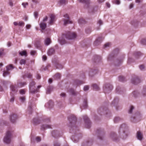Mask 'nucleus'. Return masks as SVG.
<instances>
[{
  "instance_id": "f257e3e1",
  "label": "nucleus",
  "mask_w": 146,
  "mask_h": 146,
  "mask_svg": "<svg viewBox=\"0 0 146 146\" xmlns=\"http://www.w3.org/2000/svg\"><path fill=\"white\" fill-rule=\"evenodd\" d=\"M70 133L73 134L72 137V140L75 143L78 142L80 139L82 137V135L78 132V127L74 129L73 127L72 129H70Z\"/></svg>"
},
{
  "instance_id": "f03ea898",
  "label": "nucleus",
  "mask_w": 146,
  "mask_h": 146,
  "mask_svg": "<svg viewBox=\"0 0 146 146\" xmlns=\"http://www.w3.org/2000/svg\"><path fill=\"white\" fill-rule=\"evenodd\" d=\"M68 120L70 123L69 126L71 127L70 129H72L73 127H74V129L77 128L75 126L77 118L74 115L71 114L68 117Z\"/></svg>"
},
{
  "instance_id": "7ed1b4c3",
  "label": "nucleus",
  "mask_w": 146,
  "mask_h": 146,
  "mask_svg": "<svg viewBox=\"0 0 146 146\" xmlns=\"http://www.w3.org/2000/svg\"><path fill=\"white\" fill-rule=\"evenodd\" d=\"M27 83L25 82H18L17 84L11 85L10 88L13 93H16L18 92V88L23 87Z\"/></svg>"
},
{
  "instance_id": "20e7f679",
  "label": "nucleus",
  "mask_w": 146,
  "mask_h": 146,
  "mask_svg": "<svg viewBox=\"0 0 146 146\" xmlns=\"http://www.w3.org/2000/svg\"><path fill=\"white\" fill-rule=\"evenodd\" d=\"M128 126L127 125L123 123L122 124L120 127V130L123 131V134L122 135V137H121L123 139H125L128 135Z\"/></svg>"
},
{
  "instance_id": "39448f33",
  "label": "nucleus",
  "mask_w": 146,
  "mask_h": 146,
  "mask_svg": "<svg viewBox=\"0 0 146 146\" xmlns=\"http://www.w3.org/2000/svg\"><path fill=\"white\" fill-rule=\"evenodd\" d=\"M12 136L11 132L9 131H7L6 135L3 139L4 142L7 144L11 142Z\"/></svg>"
},
{
  "instance_id": "423d86ee",
  "label": "nucleus",
  "mask_w": 146,
  "mask_h": 146,
  "mask_svg": "<svg viewBox=\"0 0 146 146\" xmlns=\"http://www.w3.org/2000/svg\"><path fill=\"white\" fill-rule=\"evenodd\" d=\"M63 36L68 40H74L76 37V34L74 32H68L64 34Z\"/></svg>"
},
{
  "instance_id": "0eeeda50",
  "label": "nucleus",
  "mask_w": 146,
  "mask_h": 146,
  "mask_svg": "<svg viewBox=\"0 0 146 146\" xmlns=\"http://www.w3.org/2000/svg\"><path fill=\"white\" fill-rule=\"evenodd\" d=\"M113 87L112 85L106 83L103 86V90L105 93H109L113 89Z\"/></svg>"
},
{
  "instance_id": "6e6552de",
  "label": "nucleus",
  "mask_w": 146,
  "mask_h": 146,
  "mask_svg": "<svg viewBox=\"0 0 146 146\" xmlns=\"http://www.w3.org/2000/svg\"><path fill=\"white\" fill-rule=\"evenodd\" d=\"M35 81H32L30 82L29 84V88L30 92L32 94H34L35 92H38V89H35Z\"/></svg>"
},
{
  "instance_id": "1a4fd4ad",
  "label": "nucleus",
  "mask_w": 146,
  "mask_h": 146,
  "mask_svg": "<svg viewBox=\"0 0 146 146\" xmlns=\"http://www.w3.org/2000/svg\"><path fill=\"white\" fill-rule=\"evenodd\" d=\"M97 134L98 137L100 140H103L104 138L105 133L103 129L101 128L97 129Z\"/></svg>"
},
{
  "instance_id": "9d476101",
  "label": "nucleus",
  "mask_w": 146,
  "mask_h": 146,
  "mask_svg": "<svg viewBox=\"0 0 146 146\" xmlns=\"http://www.w3.org/2000/svg\"><path fill=\"white\" fill-rule=\"evenodd\" d=\"M131 81L132 84L136 85L141 82V80L138 76H132Z\"/></svg>"
},
{
  "instance_id": "9b49d317",
  "label": "nucleus",
  "mask_w": 146,
  "mask_h": 146,
  "mask_svg": "<svg viewBox=\"0 0 146 146\" xmlns=\"http://www.w3.org/2000/svg\"><path fill=\"white\" fill-rule=\"evenodd\" d=\"M64 18L62 19V20L64 22V25H66L67 24L72 23V21L70 19V18L67 14L64 15Z\"/></svg>"
},
{
  "instance_id": "f8f14e48",
  "label": "nucleus",
  "mask_w": 146,
  "mask_h": 146,
  "mask_svg": "<svg viewBox=\"0 0 146 146\" xmlns=\"http://www.w3.org/2000/svg\"><path fill=\"white\" fill-rule=\"evenodd\" d=\"M83 119L86 127L88 128H90L91 127V123L88 117L86 115L84 116L83 117Z\"/></svg>"
},
{
  "instance_id": "ddd939ff",
  "label": "nucleus",
  "mask_w": 146,
  "mask_h": 146,
  "mask_svg": "<svg viewBox=\"0 0 146 146\" xmlns=\"http://www.w3.org/2000/svg\"><path fill=\"white\" fill-rule=\"evenodd\" d=\"M51 134L53 137L58 138L62 136V133L57 130H54L52 132Z\"/></svg>"
},
{
  "instance_id": "4468645a",
  "label": "nucleus",
  "mask_w": 146,
  "mask_h": 146,
  "mask_svg": "<svg viewBox=\"0 0 146 146\" xmlns=\"http://www.w3.org/2000/svg\"><path fill=\"white\" fill-rule=\"evenodd\" d=\"M109 111L106 109H104L103 108H99L98 110V113L101 115L106 114L108 113Z\"/></svg>"
},
{
  "instance_id": "2eb2a0df",
  "label": "nucleus",
  "mask_w": 146,
  "mask_h": 146,
  "mask_svg": "<svg viewBox=\"0 0 146 146\" xmlns=\"http://www.w3.org/2000/svg\"><path fill=\"white\" fill-rule=\"evenodd\" d=\"M110 137L113 141L118 142L119 140V138L117 137L116 134L114 132H111L110 135Z\"/></svg>"
},
{
  "instance_id": "dca6fc26",
  "label": "nucleus",
  "mask_w": 146,
  "mask_h": 146,
  "mask_svg": "<svg viewBox=\"0 0 146 146\" xmlns=\"http://www.w3.org/2000/svg\"><path fill=\"white\" fill-rule=\"evenodd\" d=\"M7 70V71H4L3 73V75L4 77L6 76L7 75H9V72L8 71L10 70L13 69V67L12 64H10L9 66H7L6 67Z\"/></svg>"
},
{
  "instance_id": "f3484780",
  "label": "nucleus",
  "mask_w": 146,
  "mask_h": 146,
  "mask_svg": "<svg viewBox=\"0 0 146 146\" xmlns=\"http://www.w3.org/2000/svg\"><path fill=\"white\" fill-rule=\"evenodd\" d=\"M124 57H120L117 58L115 62V66L120 65L123 62Z\"/></svg>"
},
{
  "instance_id": "a211bd4d",
  "label": "nucleus",
  "mask_w": 146,
  "mask_h": 146,
  "mask_svg": "<svg viewBox=\"0 0 146 146\" xmlns=\"http://www.w3.org/2000/svg\"><path fill=\"white\" fill-rule=\"evenodd\" d=\"M135 115H136L135 116L132 117L131 118V121L134 123L136 122V119H137L141 117V115L139 112H138L136 113Z\"/></svg>"
},
{
  "instance_id": "6ab92c4d",
  "label": "nucleus",
  "mask_w": 146,
  "mask_h": 146,
  "mask_svg": "<svg viewBox=\"0 0 146 146\" xmlns=\"http://www.w3.org/2000/svg\"><path fill=\"white\" fill-rule=\"evenodd\" d=\"M18 119V116L17 114H12L10 117V119L11 122L15 123Z\"/></svg>"
},
{
  "instance_id": "aec40b11",
  "label": "nucleus",
  "mask_w": 146,
  "mask_h": 146,
  "mask_svg": "<svg viewBox=\"0 0 146 146\" xmlns=\"http://www.w3.org/2000/svg\"><path fill=\"white\" fill-rule=\"evenodd\" d=\"M103 40L102 38L101 37H98L94 41V45L95 46H97L101 43Z\"/></svg>"
},
{
  "instance_id": "412c9836",
  "label": "nucleus",
  "mask_w": 146,
  "mask_h": 146,
  "mask_svg": "<svg viewBox=\"0 0 146 146\" xmlns=\"http://www.w3.org/2000/svg\"><path fill=\"white\" fill-rule=\"evenodd\" d=\"M98 72L97 70L95 69H91L89 72V76L92 77Z\"/></svg>"
},
{
  "instance_id": "4be33fe9",
  "label": "nucleus",
  "mask_w": 146,
  "mask_h": 146,
  "mask_svg": "<svg viewBox=\"0 0 146 146\" xmlns=\"http://www.w3.org/2000/svg\"><path fill=\"white\" fill-rule=\"evenodd\" d=\"M35 46L37 49L41 50L42 48V44L40 41H36L35 43Z\"/></svg>"
},
{
  "instance_id": "5701e85b",
  "label": "nucleus",
  "mask_w": 146,
  "mask_h": 146,
  "mask_svg": "<svg viewBox=\"0 0 146 146\" xmlns=\"http://www.w3.org/2000/svg\"><path fill=\"white\" fill-rule=\"evenodd\" d=\"M53 106V103L51 100H50L47 104H46L45 106L46 107L51 109L52 108Z\"/></svg>"
},
{
  "instance_id": "b1692460",
  "label": "nucleus",
  "mask_w": 146,
  "mask_h": 146,
  "mask_svg": "<svg viewBox=\"0 0 146 146\" xmlns=\"http://www.w3.org/2000/svg\"><path fill=\"white\" fill-rule=\"evenodd\" d=\"M50 20L49 23L51 25L55 21V16L54 15L52 14L50 16Z\"/></svg>"
},
{
  "instance_id": "393cba45",
  "label": "nucleus",
  "mask_w": 146,
  "mask_h": 146,
  "mask_svg": "<svg viewBox=\"0 0 146 146\" xmlns=\"http://www.w3.org/2000/svg\"><path fill=\"white\" fill-rule=\"evenodd\" d=\"M92 141L90 140L82 143V146H90L92 145Z\"/></svg>"
},
{
  "instance_id": "a878e982",
  "label": "nucleus",
  "mask_w": 146,
  "mask_h": 146,
  "mask_svg": "<svg viewBox=\"0 0 146 146\" xmlns=\"http://www.w3.org/2000/svg\"><path fill=\"white\" fill-rule=\"evenodd\" d=\"M51 128L50 125L47 124H43L41 126V129L42 130H44L46 129Z\"/></svg>"
},
{
  "instance_id": "bb28decb",
  "label": "nucleus",
  "mask_w": 146,
  "mask_h": 146,
  "mask_svg": "<svg viewBox=\"0 0 146 146\" xmlns=\"http://www.w3.org/2000/svg\"><path fill=\"white\" fill-rule=\"evenodd\" d=\"M84 83V82L82 81L76 80L74 81V84L78 86Z\"/></svg>"
},
{
  "instance_id": "cd10ccee",
  "label": "nucleus",
  "mask_w": 146,
  "mask_h": 146,
  "mask_svg": "<svg viewBox=\"0 0 146 146\" xmlns=\"http://www.w3.org/2000/svg\"><path fill=\"white\" fill-rule=\"evenodd\" d=\"M54 66L56 67V69H62L63 67V66L60 64L58 62H56Z\"/></svg>"
},
{
  "instance_id": "c85d7f7f",
  "label": "nucleus",
  "mask_w": 146,
  "mask_h": 146,
  "mask_svg": "<svg viewBox=\"0 0 146 146\" xmlns=\"http://www.w3.org/2000/svg\"><path fill=\"white\" fill-rule=\"evenodd\" d=\"M55 52L54 50L52 48H50L47 52V54L49 56H51L54 54Z\"/></svg>"
},
{
  "instance_id": "c756f323",
  "label": "nucleus",
  "mask_w": 146,
  "mask_h": 146,
  "mask_svg": "<svg viewBox=\"0 0 146 146\" xmlns=\"http://www.w3.org/2000/svg\"><path fill=\"white\" fill-rule=\"evenodd\" d=\"M88 106L87 100H84L82 106L80 107L82 109L83 108L84 109H86L87 108Z\"/></svg>"
},
{
  "instance_id": "7c9ffc66",
  "label": "nucleus",
  "mask_w": 146,
  "mask_h": 146,
  "mask_svg": "<svg viewBox=\"0 0 146 146\" xmlns=\"http://www.w3.org/2000/svg\"><path fill=\"white\" fill-rule=\"evenodd\" d=\"M137 137L138 139L140 140H141L143 139V136L140 132L137 131Z\"/></svg>"
},
{
  "instance_id": "2f4dec72",
  "label": "nucleus",
  "mask_w": 146,
  "mask_h": 146,
  "mask_svg": "<svg viewBox=\"0 0 146 146\" xmlns=\"http://www.w3.org/2000/svg\"><path fill=\"white\" fill-rule=\"evenodd\" d=\"M93 89L95 91H98L100 90V88L98 85L96 84H93L92 85Z\"/></svg>"
},
{
  "instance_id": "473e14b6",
  "label": "nucleus",
  "mask_w": 146,
  "mask_h": 146,
  "mask_svg": "<svg viewBox=\"0 0 146 146\" xmlns=\"http://www.w3.org/2000/svg\"><path fill=\"white\" fill-rule=\"evenodd\" d=\"M140 95L141 96H146V86H144L142 90Z\"/></svg>"
},
{
  "instance_id": "72a5a7b5",
  "label": "nucleus",
  "mask_w": 146,
  "mask_h": 146,
  "mask_svg": "<svg viewBox=\"0 0 146 146\" xmlns=\"http://www.w3.org/2000/svg\"><path fill=\"white\" fill-rule=\"evenodd\" d=\"M51 42L50 39L49 38H46L44 40V44L45 45L48 46L50 44Z\"/></svg>"
},
{
  "instance_id": "f704fd0d",
  "label": "nucleus",
  "mask_w": 146,
  "mask_h": 146,
  "mask_svg": "<svg viewBox=\"0 0 146 146\" xmlns=\"http://www.w3.org/2000/svg\"><path fill=\"white\" fill-rule=\"evenodd\" d=\"M40 28L42 30H44L46 27V24L43 22L40 23Z\"/></svg>"
},
{
  "instance_id": "c9c22d12",
  "label": "nucleus",
  "mask_w": 146,
  "mask_h": 146,
  "mask_svg": "<svg viewBox=\"0 0 146 146\" xmlns=\"http://www.w3.org/2000/svg\"><path fill=\"white\" fill-rule=\"evenodd\" d=\"M101 59V57L98 55H95L94 56V62H98Z\"/></svg>"
},
{
  "instance_id": "e433bc0d",
  "label": "nucleus",
  "mask_w": 146,
  "mask_h": 146,
  "mask_svg": "<svg viewBox=\"0 0 146 146\" xmlns=\"http://www.w3.org/2000/svg\"><path fill=\"white\" fill-rule=\"evenodd\" d=\"M67 2V0H60L58 3L60 5H65Z\"/></svg>"
},
{
  "instance_id": "4c0bfd02",
  "label": "nucleus",
  "mask_w": 146,
  "mask_h": 146,
  "mask_svg": "<svg viewBox=\"0 0 146 146\" xmlns=\"http://www.w3.org/2000/svg\"><path fill=\"white\" fill-rule=\"evenodd\" d=\"M119 98L118 97H115L112 102L111 104L112 105L115 106L116 104H117L119 102Z\"/></svg>"
},
{
  "instance_id": "58836bf2",
  "label": "nucleus",
  "mask_w": 146,
  "mask_h": 146,
  "mask_svg": "<svg viewBox=\"0 0 146 146\" xmlns=\"http://www.w3.org/2000/svg\"><path fill=\"white\" fill-rule=\"evenodd\" d=\"M53 89V87L52 86H49L47 88L46 90V94H49L52 91Z\"/></svg>"
},
{
  "instance_id": "ea45409f",
  "label": "nucleus",
  "mask_w": 146,
  "mask_h": 146,
  "mask_svg": "<svg viewBox=\"0 0 146 146\" xmlns=\"http://www.w3.org/2000/svg\"><path fill=\"white\" fill-rule=\"evenodd\" d=\"M141 53L140 52H137L134 54V55L136 58H138L141 55Z\"/></svg>"
},
{
  "instance_id": "a19ab883",
  "label": "nucleus",
  "mask_w": 146,
  "mask_h": 146,
  "mask_svg": "<svg viewBox=\"0 0 146 146\" xmlns=\"http://www.w3.org/2000/svg\"><path fill=\"white\" fill-rule=\"evenodd\" d=\"M88 11L90 13H93L94 12V8L92 6H89L88 7Z\"/></svg>"
},
{
  "instance_id": "79ce46f5",
  "label": "nucleus",
  "mask_w": 146,
  "mask_h": 146,
  "mask_svg": "<svg viewBox=\"0 0 146 146\" xmlns=\"http://www.w3.org/2000/svg\"><path fill=\"white\" fill-rule=\"evenodd\" d=\"M33 121L35 124H38L40 123V120L37 118H34L33 119Z\"/></svg>"
},
{
  "instance_id": "37998d69",
  "label": "nucleus",
  "mask_w": 146,
  "mask_h": 146,
  "mask_svg": "<svg viewBox=\"0 0 146 146\" xmlns=\"http://www.w3.org/2000/svg\"><path fill=\"white\" fill-rule=\"evenodd\" d=\"M68 92L72 95H76V93L75 90L72 88H70L69 89Z\"/></svg>"
},
{
  "instance_id": "c03bdc74",
  "label": "nucleus",
  "mask_w": 146,
  "mask_h": 146,
  "mask_svg": "<svg viewBox=\"0 0 146 146\" xmlns=\"http://www.w3.org/2000/svg\"><path fill=\"white\" fill-rule=\"evenodd\" d=\"M121 120V119L119 117H115L113 120L115 123H117Z\"/></svg>"
},
{
  "instance_id": "a18cd8bd",
  "label": "nucleus",
  "mask_w": 146,
  "mask_h": 146,
  "mask_svg": "<svg viewBox=\"0 0 146 146\" xmlns=\"http://www.w3.org/2000/svg\"><path fill=\"white\" fill-rule=\"evenodd\" d=\"M54 78L56 79H60V75L59 73L56 74L54 76Z\"/></svg>"
},
{
  "instance_id": "49530a36",
  "label": "nucleus",
  "mask_w": 146,
  "mask_h": 146,
  "mask_svg": "<svg viewBox=\"0 0 146 146\" xmlns=\"http://www.w3.org/2000/svg\"><path fill=\"white\" fill-rule=\"evenodd\" d=\"M78 23L80 24H84L86 23V21L83 18H80L78 20Z\"/></svg>"
},
{
  "instance_id": "de8ad7c7",
  "label": "nucleus",
  "mask_w": 146,
  "mask_h": 146,
  "mask_svg": "<svg viewBox=\"0 0 146 146\" xmlns=\"http://www.w3.org/2000/svg\"><path fill=\"white\" fill-rule=\"evenodd\" d=\"M119 81L122 82H123L126 81L125 78L123 76H119Z\"/></svg>"
},
{
  "instance_id": "09e8293b",
  "label": "nucleus",
  "mask_w": 146,
  "mask_h": 146,
  "mask_svg": "<svg viewBox=\"0 0 146 146\" xmlns=\"http://www.w3.org/2000/svg\"><path fill=\"white\" fill-rule=\"evenodd\" d=\"M79 1L82 3L88 4L89 3L90 0H78Z\"/></svg>"
},
{
  "instance_id": "8fccbe9b",
  "label": "nucleus",
  "mask_w": 146,
  "mask_h": 146,
  "mask_svg": "<svg viewBox=\"0 0 146 146\" xmlns=\"http://www.w3.org/2000/svg\"><path fill=\"white\" fill-rule=\"evenodd\" d=\"M131 24L134 27H136L137 25L138 22L137 21H133L131 22Z\"/></svg>"
},
{
  "instance_id": "3c124183",
  "label": "nucleus",
  "mask_w": 146,
  "mask_h": 146,
  "mask_svg": "<svg viewBox=\"0 0 146 146\" xmlns=\"http://www.w3.org/2000/svg\"><path fill=\"white\" fill-rule=\"evenodd\" d=\"M15 93H13L12 92H11L10 93L11 95L12 96V98H11V99L10 100V102H13L14 101V97H13V95H14V94H15Z\"/></svg>"
},
{
  "instance_id": "603ef678",
  "label": "nucleus",
  "mask_w": 146,
  "mask_h": 146,
  "mask_svg": "<svg viewBox=\"0 0 146 146\" xmlns=\"http://www.w3.org/2000/svg\"><path fill=\"white\" fill-rule=\"evenodd\" d=\"M19 54L20 55H21L22 56H26L27 54V52L25 50H24L21 52H19Z\"/></svg>"
},
{
  "instance_id": "864d4df0",
  "label": "nucleus",
  "mask_w": 146,
  "mask_h": 146,
  "mask_svg": "<svg viewBox=\"0 0 146 146\" xmlns=\"http://www.w3.org/2000/svg\"><path fill=\"white\" fill-rule=\"evenodd\" d=\"M54 146H60V144L57 141H54L53 143Z\"/></svg>"
},
{
  "instance_id": "5fc2aeb1",
  "label": "nucleus",
  "mask_w": 146,
  "mask_h": 146,
  "mask_svg": "<svg viewBox=\"0 0 146 146\" xmlns=\"http://www.w3.org/2000/svg\"><path fill=\"white\" fill-rule=\"evenodd\" d=\"M141 43L143 45H146V38H144L141 40Z\"/></svg>"
},
{
  "instance_id": "6e6d98bb",
  "label": "nucleus",
  "mask_w": 146,
  "mask_h": 146,
  "mask_svg": "<svg viewBox=\"0 0 146 146\" xmlns=\"http://www.w3.org/2000/svg\"><path fill=\"white\" fill-rule=\"evenodd\" d=\"M25 23L23 21H20L18 23V25L20 27H23Z\"/></svg>"
},
{
  "instance_id": "4d7b16f0",
  "label": "nucleus",
  "mask_w": 146,
  "mask_h": 146,
  "mask_svg": "<svg viewBox=\"0 0 146 146\" xmlns=\"http://www.w3.org/2000/svg\"><path fill=\"white\" fill-rule=\"evenodd\" d=\"M26 60L25 59H22L20 60V63L21 65L25 64L26 63Z\"/></svg>"
},
{
  "instance_id": "13d9d810",
  "label": "nucleus",
  "mask_w": 146,
  "mask_h": 146,
  "mask_svg": "<svg viewBox=\"0 0 146 146\" xmlns=\"http://www.w3.org/2000/svg\"><path fill=\"white\" fill-rule=\"evenodd\" d=\"M36 79L37 80H40L41 78V76L40 74H39L38 72L36 73Z\"/></svg>"
},
{
  "instance_id": "bf43d9fd",
  "label": "nucleus",
  "mask_w": 146,
  "mask_h": 146,
  "mask_svg": "<svg viewBox=\"0 0 146 146\" xmlns=\"http://www.w3.org/2000/svg\"><path fill=\"white\" fill-rule=\"evenodd\" d=\"M28 78H32V74L29 73L25 75Z\"/></svg>"
},
{
  "instance_id": "052dcab7",
  "label": "nucleus",
  "mask_w": 146,
  "mask_h": 146,
  "mask_svg": "<svg viewBox=\"0 0 146 146\" xmlns=\"http://www.w3.org/2000/svg\"><path fill=\"white\" fill-rule=\"evenodd\" d=\"M28 113L29 114H31L32 113V108L31 107L29 106L28 108Z\"/></svg>"
},
{
  "instance_id": "680f3d73",
  "label": "nucleus",
  "mask_w": 146,
  "mask_h": 146,
  "mask_svg": "<svg viewBox=\"0 0 146 146\" xmlns=\"http://www.w3.org/2000/svg\"><path fill=\"white\" fill-rule=\"evenodd\" d=\"M133 62L134 60L132 58H129L128 59L127 62L129 64Z\"/></svg>"
},
{
  "instance_id": "e2e57ef3",
  "label": "nucleus",
  "mask_w": 146,
  "mask_h": 146,
  "mask_svg": "<svg viewBox=\"0 0 146 146\" xmlns=\"http://www.w3.org/2000/svg\"><path fill=\"white\" fill-rule=\"evenodd\" d=\"M121 88L117 86L116 88V90L117 92H118L119 93L121 94V93L120 92V91H121Z\"/></svg>"
},
{
  "instance_id": "0e129e2a",
  "label": "nucleus",
  "mask_w": 146,
  "mask_h": 146,
  "mask_svg": "<svg viewBox=\"0 0 146 146\" xmlns=\"http://www.w3.org/2000/svg\"><path fill=\"white\" fill-rule=\"evenodd\" d=\"M134 109V107L133 106H131L129 110V113H132L133 110Z\"/></svg>"
},
{
  "instance_id": "69168bd1",
  "label": "nucleus",
  "mask_w": 146,
  "mask_h": 146,
  "mask_svg": "<svg viewBox=\"0 0 146 146\" xmlns=\"http://www.w3.org/2000/svg\"><path fill=\"white\" fill-rule=\"evenodd\" d=\"M50 121V118L45 119L44 120V121L45 122L48 123Z\"/></svg>"
},
{
  "instance_id": "338daca9",
  "label": "nucleus",
  "mask_w": 146,
  "mask_h": 146,
  "mask_svg": "<svg viewBox=\"0 0 146 146\" xmlns=\"http://www.w3.org/2000/svg\"><path fill=\"white\" fill-rule=\"evenodd\" d=\"M89 88V87L88 86H84V91H86L88 90Z\"/></svg>"
},
{
  "instance_id": "774afa93",
  "label": "nucleus",
  "mask_w": 146,
  "mask_h": 146,
  "mask_svg": "<svg viewBox=\"0 0 146 146\" xmlns=\"http://www.w3.org/2000/svg\"><path fill=\"white\" fill-rule=\"evenodd\" d=\"M139 68L141 70H144L145 69V67L143 65H141L139 66Z\"/></svg>"
}]
</instances>
